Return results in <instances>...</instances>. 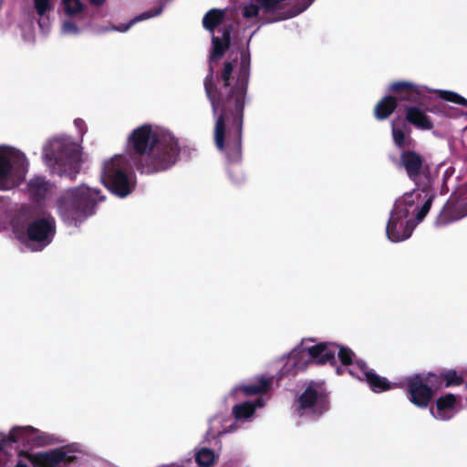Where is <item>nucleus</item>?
Here are the masks:
<instances>
[{"mask_svg":"<svg viewBox=\"0 0 467 467\" xmlns=\"http://www.w3.org/2000/svg\"><path fill=\"white\" fill-rule=\"evenodd\" d=\"M125 150L105 158L100 168L101 182L119 198L128 197L136 189L133 167L142 175L166 171L178 161L181 148L171 130L146 122L127 134Z\"/></svg>","mask_w":467,"mask_h":467,"instance_id":"f257e3e1","label":"nucleus"},{"mask_svg":"<svg viewBox=\"0 0 467 467\" xmlns=\"http://www.w3.org/2000/svg\"><path fill=\"white\" fill-rule=\"evenodd\" d=\"M213 49L209 60V74L204 80L206 94L211 101L213 114L222 108V115L217 119L214 128L216 148L229 162L241 160V135L243 109L250 74V55L246 51L240 53V58L226 62L221 78L223 91L217 97L213 81L214 67L230 44V32L223 28L221 36L213 35Z\"/></svg>","mask_w":467,"mask_h":467,"instance_id":"f03ea898","label":"nucleus"},{"mask_svg":"<svg viewBox=\"0 0 467 467\" xmlns=\"http://www.w3.org/2000/svg\"><path fill=\"white\" fill-rule=\"evenodd\" d=\"M400 161L408 176L417 185L395 201L386 226V234L391 242L408 239L416 225L429 213L436 197L429 172L423 166L422 158L414 151H404Z\"/></svg>","mask_w":467,"mask_h":467,"instance_id":"7ed1b4c3","label":"nucleus"},{"mask_svg":"<svg viewBox=\"0 0 467 467\" xmlns=\"http://www.w3.org/2000/svg\"><path fill=\"white\" fill-rule=\"evenodd\" d=\"M298 347L304 357L308 356V361L317 365L333 364L337 354L343 365L350 366L349 374L360 381L365 380L376 393L391 388V384L385 378L377 375L363 360L357 359L349 348L334 342L317 341L313 337L303 338Z\"/></svg>","mask_w":467,"mask_h":467,"instance_id":"20e7f679","label":"nucleus"},{"mask_svg":"<svg viewBox=\"0 0 467 467\" xmlns=\"http://www.w3.org/2000/svg\"><path fill=\"white\" fill-rule=\"evenodd\" d=\"M11 223L16 238L36 252L47 246L56 234L55 219L50 214L35 215L27 207L21 208Z\"/></svg>","mask_w":467,"mask_h":467,"instance_id":"39448f33","label":"nucleus"},{"mask_svg":"<svg viewBox=\"0 0 467 467\" xmlns=\"http://www.w3.org/2000/svg\"><path fill=\"white\" fill-rule=\"evenodd\" d=\"M105 197L100 191L86 184L67 189L57 200V210L63 221L78 225L93 215L98 202Z\"/></svg>","mask_w":467,"mask_h":467,"instance_id":"423d86ee","label":"nucleus"},{"mask_svg":"<svg viewBox=\"0 0 467 467\" xmlns=\"http://www.w3.org/2000/svg\"><path fill=\"white\" fill-rule=\"evenodd\" d=\"M42 157L53 171L73 178L80 170L81 146L70 136L59 135L47 140Z\"/></svg>","mask_w":467,"mask_h":467,"instance_id":"0eeeda50","label":"nucleus"},{"mask_svg":"<svg viewBox=\"0 0 467 467\" xmlns=\"http://www.w3.org/2000/svg\"><path fill=\"white\" fill-rule=\"evenodd\" d=\"M6 434L0 432V467H8L14 462V453L6 451ZM76 459L73 451L67 447L48 451L27 452L16 451V463L13 467H59Z\"/></svg>","mask_w":467,"mask_h":467,"instance_id":"6e6552de","label":"nucleus"},{"mask_svg":"<svg viewBox=\"0 0 467 467\" xmlns=\"http://www.w3.org/2000/svg\"><path fill=\"white\" fill-rule=\"evenodd\" d=\"M29 161L20 149L9 144L0 145V191H9L26 179Z\"/></svg>","mask_w":467,"mask_h":467,"instance_id":"1a4fd4ad","label":"nucleus"},{"mask_svg":"<svg viewBox=\"0 0 467 467\" xmlns=\"http://www.w3.org/2000/svg\"><path fill=\"white\" fill-rule=\"evenodd\" d=\"M290 0H250L243 8V16L254 23L267 24L294 17Z\"/></svg>","mask_w":467,"mask_h":467,"instance_id":"9d476101","label":"nucleus"},{"mask_svg":"<svg viewBox=\"0 0 467 467\" xmlns=\"http://www.w3.org/2000/svg\"><path fill=\"white\" fill-rule=\"evenodd\" d=\"M330 402L325 385L310 382L298 396L295 403V412L298 417L316 419L329 410Z\"/></svg>","mask_w":467,"mask_h":467,"instance_id":"9b49d317","label":"nucleus"},{"mask_svg":"<svg viewBox=\"0 0 467 467\" xmlns=\"http://www.w3.org/2000/svg\"><path fill=\"white\" fill-rule=\"evenodd\" d=\"M388 89L389 92L397 94L401 100L414 102L417 103V105H424L429 99L428 94L430 92H436L440 94L441 99L447 101L467 107V99L455 92L431 89L427 86L419 85L410 81L393 82L389 86Z\"/></svg>","mask_w":467,"mask_h":467,"instance_id":"f8f14e48","label":"nucleus"},{"mask_svg":"<svg viewBox=\"0 0 467 467\" xmlns=\"http://www.w3.org/2000/svg\"><path fill=\"white\" fill-rule=\"evenodd\" d=\"M438 379L439 376L434 373L409 377L405 381L409 400L419 408H427L438 388Z\"/></svg>","mask_w":467,"mask_h":467,"instance_id":"ddd939ff","label":"nucleus"},{"mask_svg":"<svg viewBox=\"0 0 467 467\" xmlns=\"http://www.w3.org/2000/svg\"><path fill=\"white\" fill-rule=\"evenodd\" d=\"M272 386V378L258 376L248 381L233 386L225 396L226 400L238 401L246 397L266 393Z\"/></svg>","mask_w":467,"mask_h":467,"instance_id":"4468645a","label":"nucleus"},{"mask_svg":"<svg viewBox=\"0 0 467 467\" xmlns=\"http://www.w3.org/2000/svg\"><path fill=\"white\" fill-rule=\"evenodd\" d=\"M33 427L30 425L26 426H14L6 434V451L14 453V459H16V451H26V447H31Z\"/></svg>","mask_w":467,"mask_h":467,"instance_id":"2eb2a0df","label":"nucleus"},{"mask_svg":"<svg viewBox=\"0 0 467 467\" xmlns=\"http://www.w3.org/2000/svg\"><path fill=\"white\" fill-rule=\"evenodd\" d=\"M461 398L451 393H446L436 400V406L430 409L431 416L441 421L451 420L457 412Z\"/></svg>","mask_w":467,"mask_h":467,"instance_id":"dca6fc26","label":"nucleus"},{"mask_svg":"<svg viewBox=\"0 0 467 467\" xmlns=\"http://www.w3.org/2000/svg\"><path fill=\"white\" fill-rule=\"evenodd\" d=\"M266 403L267 400L262 396L254 400L241 401L233 406L232 414L238 422H250L254 417L255 410L264 408Z\"/></svg>","mask_w":467,"mask_h":467,"instance_id":"f3484780","label":"nucleus"},{"mask_svg":"<svg viewBox=\"0 0 467 467\" xmlns=\"http://www.w3.org/2000/svg\"><path fill=\"white\" fill-rule=\"evenodd\" d=\"M280 362L283 363V366L278 373L279 379L289 375H295L298 369L304 368L307 363L298 345L287 354L283 355L280 358Z\"/></svg>","mask_w":467,"mask_h":467,"instance_id":"a211bd4d","label":"nucleus"},{"mask_svg":"<svg viewBox=\"0 0 467 467\" xmlns=\"http://www.w3.org/2000/svg\"><path fill=\"white\" fill-rule=\"evenodd\" d=\"M467 215V203H453V200L450 199L443 206L439 217L436 220L437 225H443L448 223L456 221Z\"/></svg>","mask_w":467,"mask_h":467,"instance_id":"6ab92c4d","label":"nucleus"},{"mask_svg":"<svg viewBox=\"0 0 467 467\" xmlns=\"http://www.w3.org/2000/svg\"><path fill=\"white\" fill-rule=\"evenodd\" d=\"M422 106L418 104L407 107L405 109L406 120L420 130H429L433 126L432 121Z\"/></svg>","mask_w":467,"mask_h":467,"instance_id":"aec40b11","label":"nucleus"},{"mask_svg":"<svg viewBox=\"0 0 467 467\" xmlns=\"http://www.w3.org/2000/svg\"><path fill=\"white\" fill-rule=\"evenodd\" d=\"M168 1L169 0H161V4L159 6L153 7L150 10H147V11L140 14L139 16L132 18L128 24H121L119 26H113L110 29L123 33V32L128 31L134 24H136L138 22L144 21V20L158 16L161 14V12H162L165 5L168 3Z\"/></svg>","mask_w":467,"mask_h":467,"instance_id":"412c9836","label":"nucleus"},{"mask_svg":"<svg viewBox=\"0 0 467 467\" xmlns=\"http://www.w3.org/2000/svg\"><path fill=\"white\" fill-rule=\"evenodd\" d=\"M34 5L39 16V27L43 33H47L50 26L48 13L53 7L51 0H34Z\"/></svg>","mask_w":467,"mask_h":467,"instance_id":"4be33fe9","label":"nucleus"},{"mask_svg":"<svg viewBox=\"0 0 467 467\" xmlns=\"http://www.w3.org/2000/svg\"><path fill=\"white\" fill-rule=\"evenodd\" d=\"M396 108L397 99L394 97L386 96L376 104L374 109L375 117L379 120L386 119Z\"/></svg>","mask_w":467,"mask_h":467,"instance_id":"5701e85b","label":"nucleus"},{"mask_svg":"<svg viewBox=\"0 0 467 467\" xmlns=\"http://www.w3.org/2000/svg\"><path fill=\"white\" fill-rule=\"evenodd\" d=\"M195 462L199 467H212L219 458V455L212 449L206 447L195 448Z\"/></svg>","mask_w":467,"mask_h":467,"instance_id":"b1692460","label":"nucleus"},{"mask_svg":"<svg viewBox=\"0 0 467 467\" xmlns=\"http://www.w3.org/2000/svg\"><path fill=\"white\" fill-rule=\"evenodd\" d=\"M51 184L41 176L35 177L28 182V191L36 198H43L48 192Z\"/></svg>","mask_w":467,"mask_h":467,"instance_id":"393cba45","label":"nucleus"},{"mask_svg":"<svg viewBox=\"0 0 467 467\" xmlns=\"http://www.w3.org/2000/svg\"><path fill=\"white\" fill-rule=\"evenodd\" d=\"M59 442V440L55 435L39 431L33 427L31 447H44L54 445Z\"/></svg>","mask_w":467,"mask_h":467,"instance_id":"a878e982","label":"nucleus"},{"mask_svg":"<svg viewBox=\"0 0 467 467\" xmlns=\"http://www.w3.org/2000/svg\"><path fill=\"white\" fill-rule=\"evenodd\" d=\"M225 12L224 9H212L206 13L202 18L204 28L213 33V29L223 22Z\"/></svg>","mask_w":467,"mask_h":467,"instance_id":"bb28decb","label":"nucleus"},{"mask_svg":"<svg viewBox=\"0 0 467 467\" xmlns=\"http://www.w3.org/2000/svg\"><path fill=\"white\" fill-rule=\"evenodd\" d=\"M224 417L223 415H216L213 417L209 421V432L213 436L221 435L226 432H229L233 430V426H230V429L227 427L221 426Z\"/></svg>","mask_w":467,"mask_h":467,"instance_id":"cd10ccee","label":"nucleus"},{"mask_svg":"<svg viewBox=\"0 0 467 467\" xmlns=\"http://www.w3.org/2000/svg\"><path fill=\"white\" fill-rule=\"evenodd\" d=\"M63 6L69 18L78 16L83 11V5L79 0H63Z\"/></svg>","mask_w":467,"mask_h":467,"instance_id":"c85d7f7f","label":"nucleus"},{"mask_svg":"<svg viewBox=\"0 0 467 467\" xmlns=\"http://www.w3.org/2000/svg\"><path fill=\"white\" fill-rule=\"evenodd\" d=\"M392 138L399 148L406 147L410 142V135L406 134L402 129L396 127L394 123H392Z\"/></svg>","mask_w":467,"mask_h":467,"instance_id":"c756f323","label":"nucleus"},{"mask_svg":"<svg viewBox=\"0 0 467 467\" xmlns=\"http://www.w3.org/2000/svg\"><path fill=\"white\" fill-rule=\"evenodd\" d=\"M82 32V27L78 26L70 19H65L61 24V34L64 36H78Z\"/></svg>","mask_w":467,"mask_h":467,"instance_id":"7c9ffc66","label":"nucleus"},{"mask_svg":"<svg viewBox=\"0 0 467 467\" xmlns=\"http://www.w3.org/2000/svg\"><path fill=\"white\" fill-rule=\"evenodd\" d=\"M293 5L292 16H298L306 10L315 0H290Z\"/></svg>","mask_w":467,"mask_h":467,"instance_id":"2f4dec72","label":"nucleus"},{"mask_svg":"<svg viewBox=\"0 0 467 467\" xmlns=\"http://www.w3.org/2000/svg\"><path fill=\"white\" fill-rule=\"evenodd\" d=\"M445 387L458 386L462 384V379L455 370H449L443 374Z\"/></svg>","mask_w":467,"mask_h":467,"instance_id":"473e14b6","label":"nucleus"},{"mask_svg":"<svg viewBox=\"0 0 467 467\" xmlns=\"http://www.w3.org/2000/svg\"><path fill=\"white\" fill-rule=\"evenodd\" d=\"M74 126L81 137H83L88 131L87 124L81 119H76L74 120Z\"/></svg>","mask_w":467,"mask_h":467,"instance_id":"72a5a7b5","label":"nucleus"},{"mask_svg":"<svg viewBox=\"0 0 467 467\" xmlns=\"http://www.w3.org/2000/svg\"><path fill=\"white\" fill-rule=\"evenodd\" d=\"M105 2V0H90V3L95 5H100Z\"/></svg>","mask_w":467,"mask_h":467,"instance_id":"f704fd0d","label":"nucleus"},{"mask_svg":"<svg viewBox=\"0 0 467 467\" xmlns=\"http://www.w3.org/2000/svg\"><path fill=\"white\" fill-rule=\"evenodd\" d=\"M242 181V179H236L234 180L235 182H240Z\"/></svg>","mask_w":467,"mask_h":467,"instance_id":"c9c22d12","label":"nucleus"}]
</instances>
